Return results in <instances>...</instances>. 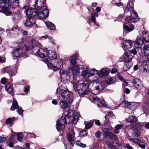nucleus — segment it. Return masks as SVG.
<instances>
[{
    "label": "nucleus",
    "mask_w": 149,
    "mask_h": 149,
    "mask_svg": "<svg viewBox=\"0 0 149 149\" xmlns=\"http://www.w3.org/2000/svg\"><path fill=\"white\" fill-rule=\"evenodd\" d=\"M10 69V67H4L2 69V72L3 73L8 72V70Z\"/></svg>",
    "instance_id": "5fc2aeb1"
},
{
    "label": "nucleus",
    "mask_w": 149,
    "mask_h": 149,
    "mask_svg": "<svg viewBox=\"0 0 149 149\" xmlns=\"http://www.w3.org/2000/svg\"><path fill=\"white\" fill-rule=\"evenodd\" d=\"M17 140L19 141H22V134H17Z\"/></svg>",
    "instance_id": "8fccbe9b"
},
{
    "label": "nucleus",
    "mask_w": 149,
    "mask_h": 149,
    "mask_svg": "<svg viewBox=\"0 0 149 149\" xmlns=\"http://www.w3.org/2000/svg\"><path fill=\"white\" fill-rule=\"evenodd\" d=\"M129 52H130V53H131V54H133L134 56V55H135L137 53V52L136 50V49L134 48L132 49L131 51H130Z\"/></svg>",
    "instance_id": "6e6d98bb"
},
{
    "label": "nucleus",
    "mask_w": 149,
    "mask_h": 149,
    "mask_svg": "<svg viewBox=\"0 0 149 149\" xmlns=\"http://www.w3.org/2000/svg\"><path fill=\"white\" fill-rule=\"evenodd\" d=\"M13 18L14 21L16 22H18L20 20L21 16L19 14H15L13 15Z\"/></svg>",
    "instance_id": "f704fd0d"
},
{
    "label": "nucleus",
    "mask_w": 149,
    "mask_h": 149,
    "mask_svg": "<svg viewBox=\"0 0 149 149\" xmlns=\"http://www.w3.org/2000/svg\"><path fill=\"white\" fill-rule=\"evenodd\" d=\"M134 55L131 54V53L130 52H128L124 54L121 59L122 61L125 63H132L131 61Z\"/></svg>",
    "instance_id": "1a4fd4ad"
},
{
    "label": "nucleus",
    "mask_w": 149,
    "mask_h": 149,
    "mask_svg": "<svg viewBox=\"0 0 149 149\" xmlns=\"http://www.w3.org/2000/svg\"><path fill=\"white\" fill-rule=\"evenodd\" d=\"M23 52H24L22 49L18 48L15 49L13 53V56L16 57H19L23 56Z\"/></svg>",
    "instance_id": "6ab92c4d"
},
{
    "label": "nucleus",
    "mask_w": 149,
    "mask_h": 149,
    "mask_svg": "<svg viewBox=\"0 0 149 149\" xmlns=\"http://www.w3.org/2000/svg\"><path fill=\"white\" fill-rule=\"evenodd\" d=\"M50 55L47 58H45L44 59L43 61L47 64L48 63H50L52 65L51 68L53 70L55 71L56 67L54 65L56 63V54L55 51H51Z\"/></svg>",
    "instance_id": "0eeeda50"
},
{
    "label": "nucleus",
    "mask_w": 149,
    "mask_h": 149,
    "mask_svg": "<svg viewBox=\"0 0 149 149\" xmlns=\"http://www.w3.org/2000/svg\"><path fill=\"white\" fill-rule=\"evenodd\" d=\"M59 97L58 100L60 101V104L62 108L64 109V113L69 119V123H73L74 124H76L80 116V114L77 112H74L72 110L70 109L69 105L71 104H69L67 102H65L62 99H60L61 96Z\"/></svg>",
    "instance_id": "f03ea898"
},
{
    "label": "nucleus",
    "mask_w": 149,
    "mask_h": 149,
    "mask_svg": "<svg viewBox=\"0 0 149 149\" xmlns=\"http://www.w3.org/2000/svg\"><path fill=\"white\" fill-rule=\"evenodd\" d=\"M78 83V81L76 82L74 80L73 88L75 91L76 90L79 94L82 96L87 95L88 91L91 92L90 83L85 82L77 85Z\"/></svg>",
    "instance_id": "20e7f679"
},
{
    "label": "nucleus",
    "mask_w": 149,
    "mask_h": 149,
    "mask_svg": "<svg viewBox=\"0 0 149 149\" xmlns=\"http://www.w3.org/2000/svg\"><path fill=\"white\" fill-rule=\"evenodd\" d=\"M90 86H91V92L95 95L99 93L104 88L102 84L97 82L90 83Z\"/></svg>",
    "instance_id": "423d86ee"
},
{
    "label": "nucleus",
    "mask_w": 149,
    "mask_h": 149,
    "mask_svg": "<svg viewBox=\"0 0 149 149\" xmlns=\"http://www.w3.org/2000/svg\"><path fill=\"white\" fill-rule=\"evenodd\" d=\"M88 69L87 68H84L82 70V73L81 74V76L84 77L86 78H88Z\"/></svg>",
    "instance_id": "e433bc0d"
},
{
    "label": "nucleus",
    "mask_w": 149,
    "mask_h": 149,
    "mask_svg": "<svg viewBox=\"0 0 149 149\" xmlns=\"http://www.w3.org/2000/svg\"><path fill=\"white\" fill-rule=\"evenodd\" d=\"M19 30V29L16 27L12 28L10 31V33L11 35H15L18 33V31Z\"/></svg>",
    "instance_id": "c9c22d12"
},
{
    "label": "nucleus",
    "mask_w": 149,
    "mask_h": 149,
    "mask_svg": "<svg viewBox=\"0 0 149 149\" xmlns=\"http://www.w3.org/2000/svg\"><path fill=\"white\" fill-rule=\"evenodd\" d=\"M42 38H44V39H47L49 40H50V42L52 43L55 44L54 42L52 40V38L51 37H48V36H43L41 37Z\"/></svg>",
    "instance_id": "49530a36"
},
{
    "label": "nucleus",
    "mask_w": 149,
    "mask_h": 149,
    "mask_svg": "<svg viewBox=\"0 0 149 149\" xmlns=\"http://www.w3.org/2000/svg\"><path fill=\"white\" fill-rule=\"evenodd\" d=\"M107 135L109 137L110 139L115 141H116L118 139V138L116 135L112 133L111 132H108Z\"/></svg>",
    "instance_id": "bb28decb"
},
{
    "label": "nucleus",
    "mask_w": 149,
    "mask_h": 149,
    "mask_svg": "<svg viewBox=\"0 0 149 149\" xmlns=\"http://www.w3.org/2000/svg\"><path fill=\"white\" fill-rule=\"evenodd\" d=\"M132 82L134 87L137 89L141 90L143 88V83L139 79L135 78L132 80Z\"/></svg>",
    "instance_id": "f8f14e48"
},
{
    "label": "nucleus",
    "mask_w": 149,
    "mask_h": 149,
    "mask_svg": "<svg viewBox=\"0 0 149 149\" xmlns=\"http://www.w3.org/2000/svg\"><path fill=\"white\" fill-rule=\"evenodd\" d=\"M141 134V132L139 131L135 132L132 134L133 136L138 137Z\"/></svg>",
    "instance_id": "de8ad7c7"
},
{
    "label": "nucleus",
    "mask_w": 149,
    "mask_h": 149,
    "mask_svg": "<svg viewBox=\"0 0 149 149\" xmlns=\"http://www.w3.org/2000/svg\"><path fill=\"white\" fill-rule=\"evenodd\" d=\"M123 67V70L125 71H128L132 66V63H125Z\"/></svg>",
    "instance_id": "473e14b6"
},
{
    "label": "nucleus",
    "mask_w": 149,
    "mask_h": 149,
    "mask_svg": "<svg viewBox=\"0 0 149 149\" xmlns=\"http://www.w3.org/2000/svg\"><path fill=\"white\" fill-rule=\"evenodd\" d=\"M124 92L126 94H128L130 92V90L128 88H126L124 90Z\"/></svg>",
    "instance_id": "338daca9"
},
{
    "label": "nucleus",
    "mask_w": 149,
    "mask_h": 149,
    "mask_svg": "<svg viewBox=\"0 0 149 149\" xmlns=\"http://www.w3.org/2000/svg\"><path fill=\"white\" fill-rule=\"evenodd\" d=\"M76 145L83 148H85L86 146V145L85 144L82 143L80 141H77L76 142Z\"/></svg>",
    "instance_id": "09e8293b"
},
{
    "label": "nucleus",
    "mask_w": 149,
    "mask_h": 149,
    "mask_svg": "<svg viewBox=\"0 0 149 149\" xmlns=\"http://www.w3.org/2000/svg\"><path fill=\"white\" fill-rule=\"evenodd\" d=\"M27 136L29 138H31L32 137H33L34 138H36V136L33 133H28L27 134Z\"/></svg>",
    "instance_id": "864d4df0"
},
{
    "label": "nucleus",
    "mask_w": 149,
    "mask_h": 149,
    "mask_svg": "<svg viewBox=\"0 0 149 149\" xmlns=\"http://www.w3.org/2000/svg\"><path fill=\"white\" fill-rule=\"evenodd\" d=\"M33 19L32 18H29L26 19L24 23V25L26 27H31L32 26Z\"/></svg>",
    "instance_id": "4be33fe9"
},
{
    "label": "nucleus",
    "mask_w": 149,
    "mask_h": 149,
    "mask_svg": "<svg viewBox=\"0 0 149 149\" xmlns=\"http://www.w3.org/2000/svg\"><path fill=\"white\" fill-rule=\"evenodd\" d=\"M126 147L128 149H133L132 147L128 144H126Z\"/></svg>",
    "instance_id": "774afa93"
},
{
    "label": "nucleus",
    "mask_w": 149,
    "mask_h": 149,
    "mask_svg": "<svg viewBox=\"0 0 149 149\" xmlns=\"http://www.w3.org/2000/svg\"><path fill=\"white\" fill-rule=\"evenodd\" d=\"M6 139V137L4 136H0V142H2L5 141Z\"/></svg>",
    "instance_id": "603ef678"
},
{
    "label": "nucleus",
    "mask_w": 149,
    "mask_h": 149,
    "mask_svg": "<svg viewBox=\"0 0 149 149\" xmlns=\"http://www.w3.org/2000/svg\"><path fill=\"white\" fill-rule=\"evenodd\" d=\"M7 0H0V7H3L6 5L8 6Z\"/></svg>",
    "instance_id": "79ce46f5"
},
{
    "label": "nucleus",
    "mask_w": 149,
    "mask_h": 149,
    "mask_svg": "<svg viewBox=\"0 0 149 149\" xmlns=\"http://www.w3.org/2000/svg\"><path fill=\"white\" fill-rule=\"evenodd\" d=\"M143 71L149 73V64L144 63L142 65Z\"/></svg>",
    "instance_id": "c85d7f7f"
},
{
    "label": "nucleus",
    "mask_w": 149,
    "mask_h": 149,
    "mask_svg": "<svg viewBox=\"0 0 149 149\" xmlns=\"http://www.w3.org/2000/svg\"><path fill=\"white\" fill-rule=\"evenodd\" d=\"M133 44V41L130 40H125L122 44L123 48L125 49H129L132 47Z\"/></svg>",
    "instance_id": "f3484780"
},
{
    "label": "nucleus",
    "mask_w": 149,
    "mask_h": 149,
    "mask_svg": "<svg viewBox=\"0 0 149 149\" xmlns=\"http://www.w3.org/2000/svg\"><path fill=\"white\" fill-rule=\"evenodd\" d=\"M5 89L7 92L12 93L13 92V89L9 83L7 84L5 86Z\"/></svg>",
    "instance_id": "2f4dec72"
},
{
    "label": "nucleus",
    "mask_w": 149,
    "mask_h": 149,
    "mask_svg": "<svg viewBox=\"0 0 149 149\" xmlns=\"http://www.w3.org/2000/svg\"><path fill=\"white\" fill-rule=\"evenodd\" d=\"M98 73V71L97 70L94 69L90 71V74L88 75V77H89L91 76H93L96 75H97Z\"/></svg>",
    "instance_id": "58836bf2"
},
{
    "label": "nucleus",
    "mask_w": 149,
    "mask_h": 149,
    "mask_svg": "<svg viewBox=\"0 0 149 149\" xmlns=\"http://www.w3.org/2000/svg\"><path fill=\"white\" fill-rule=\"evenodd\" d=\"M118 70L116 68H113L111 71V73L113 74H114L117 72Z\"/></svg>",
    "instance_id": "680f3d73"
},
{
    "label": "nucleus",
    "mask_w": 149,
    "mask_h": 149,
    "mask_svg": "<svg viewBox=\"0 0 149 149\" xmlns=\"http://www.w3.org/2000/svg\"><path fill=\"white\" fill-rule=\"evenodd\" d=\"M133 9V3L132 2H130L128 3L124 9L125 13L130 11L131 14V16L127 17L125 19V24L123 25V26L124 33H128L133 31L134 29V27L132 24V23L136 22L139 19V17L136 12L134 10H132Z\"/></svg>",
    "instance_id": "f257e3e1"
},
{
    "label": "nucleus",
    "mask_w": 149,
    "mask_h": 149,
    "mask_svg": "<svg viewBox=\"0 0 149 149\" xmlns=\"http://www.w3.org/2000/svg\"><path fill=\"white\" fill-rule=\"evenodd\" d=\"M79 66V65L77 67H72L70 69H68L66 72L60 70L59 73L61 79H63V81H65L70 80L71 77L74 79L75 78L76 76L78 75L79 73L80 67Z\"/></svg>",
    "instance_id": "7ed1b4c3"
},
{
    "label": "nucleus",
    "mask_w": 149,
    "mask_h": 149,
    "mask_svg": "<svg viewBox=\"0 0 149 149\" xmlns=\"http://www.w3.org/2000/svg\"><path fill=\"white\" fill-rule=\"evenodd\" d=\"M46 0H37L35 2L34 7L37 10H40L42 7L46 5Z\"/></svg>",
    "instance_id": "4468645a"
},
{
    "label": "nucleus",
    "mask_w": 149,
    "mask_h": 149,
    "mask_svg": "<svg viewBox=\"0 0 149 149\" xmlns=\"http://www.w3.org/2000/svg\"><path fill=\"white\" fill-rule=\"evenodd\" d=\"M98 15L96 13H94L91 14V17H88V20L87 22L90 24L91 22H93L95 26H96V28H97L99 26L98 24L96 22L95 17H98Z\"/></svg>",
    "instance_id": "dca6fc26"
},
{
    "label": "nucleus",
    "mask_w": 149,
    "mask_h": 149,
    "mask_svg": "<svg viewBox=\"0 0 149 149\" xmlns=\"http://www.w3.org/2000/svg\"><path fill=\"white\" fill-rule=\"evenodd\" d=\"M126 120L128 122L130 123H135L137 121V120L136 116H130Z\"/></svg>",
    "instance_id": "5701e85b"
},
{
    "label": "nucleus",
    "mask_w": 149,
    "mask_h": 149,
    "mask_svg": "<svg viewBox=\"0 0 149 149\" xmlns=\"http://www.w3.org/2000/svg\"><path fill=\"white\" fill-rule=\"evenodd\" d=\"M9 4L13 5L15 6H17L18 5V0H8Z\"/></svg>",
    "instance_id": "4c0bfd02"
},
{
    "label": "nucleus",
    "mask_w": 149,
    "mask_h": 149,
    "mask_svg": "<svg viewBox=\"0 0 149 149\" xmlns=\"http://www.w3.org/2000/svg\"><path fill=\"white\" fill-rule=\"evenodd\" d=\"M143 48L145 54L147 56H149V44L144 45Z\"/></svg>",
    "instance_id": "c756f323"
},
{
    "label": "nucleus",
    "mask_w": 149,
    "mask_h": 149,
    "mask_svg": "<svg viewBox=\"0 0 149 149\" xmlns=\"http://www.w3.org/2000/svg\"><path fill=\"white\" fill-rule=\"evenodd\" d=\"M15 119V118L14 117H13L12 118H8L6 121V124H9L13 122Z\"/></svg>",
    "instance_id": "37998d69"
},
{
    "label": "nucleus",
    "mask_w": 149,
    "mask_h": 149,
    "mask_svg": "<svg viewBox=\"0 0 149 149\" xmlns=\"http://www.w3.org/2000/svg\"><path fill=\"white\" fill-rule=\"evenodd\" d=\"M29 86H26L24 87V91L25 92H27L29 91Z\"/></svg>",
    "instance_id": "0e129e2a"
},
{
    "label": "nucleus",
    "mask_w": 149,
    "mask_h": 149,
    "mask_svg": "<svg viewBox=\"0 0 149 149\" xmlns=\"http://www.w3.org/2000/svg\"><path fill=\"white\" fill-rule=\"evenodd\" d=\"M15 109H17V112L19 114H21L23 115V113L24 111L22 108L19 107L18 104L16 100H14L13 102L12 105L11 107V109L13 110Z\"/></svg>",
    "instance_id": "9b49d317"
},
{
    "label": "nucleus",
    "mask_w": 149,
    "mask_h": 149,
    "mask_svg": "<svg viewBox=\"0 0 149 149\" xmlns=\"http://www.w3.org/2000/svg\"><path fill=\"white\" fill-rule=\"evenodd\" d=\"M58 124V125H56V129L59 132L64 128V125L61 124Z\"/></svg>",
    "instance_id": "c03bdc74"
},
{
    "label": "nucleus",
    "mask_w": 149,
    "mask_h": 149,
    "mask_svg": "<svg viewBox=\"0 0 149 149\" xmlns=\"http://www.w3.org/2000/svg\"><path fill=\"white\" fill-rule=\"evenodd\" d=\"M86 121L84 122V123L85 125V128L86 129H88L91 128L93 125V122H90L85 123Z\"/></svg>",
    "instance_id": "a19ab883"
},
{
    "label": "nucleus",
    "mask_w": 149,
    "mask_h": 149,
    "mask_svg": "<svg viewBox=\"0 0 149 149\" xmlns=\"http://www.w3.org/2000/svg\"><path fill=\"white\" fill-rule=\"evenodd\" d=\"M63 60L62 59H60V61L57 62L56 64V69H60L62 68L63 66Z\"/></svg>",
    "instance_id": "ea45409f"
},
{
    "label": "nucleus",
    "mask_w": 149,
    "mask_h": 149,
    "mask_svg": "<svg viewBox=\"0 0 149 149\" xmlns=\"http://www.w3.org/2000/svg\"><path fill=\"white\" fill-rule=\"evenodd\" d=\"M123 127V124H120L115 126V127L114 132L116 134H118L119 132V131Z\"/></svg>",
    "instance_id": "72a5a7b5"
},
{
    "label": "nucleus",
    "mask_w": 149,
    "mask_h": 149,
    "mask_svg": "<svg viewBox=\"0 0 149 149\" xmlns=\"http://www.w3.org/2000/svg\"><path fill=\"white\" fill-rule=\"evenodd\" d=\"M32 47L34 51L37 50L35 53L36 55L42 58H47L48 57L50 54L47 49L40 48L41 46L40 44L34 39H32Z\"/></svg>",
    "instance_id": "39448f33"
},
{
    "label": "nucleus",
    "mask_w": 149,
    "mask_h": 149,
    "mask_svg": "<svg viewBox=\"0 0 149 149\" xmlns=\"http://www.w3.org/2000/svg\"><path fill=\"white\" fill-rule=\"evenodd\" d=\"M133 42V43L134 45V47L136 48L141 47L143 43V41L141 40L140 38L138 37L136 39L135 41Z\"/></svg>",
    "instance_id": "412c9836"
},
{
    "label": "nucleus",
    "mask_w": 149,
    "mask_h": 149,
    "mask_svg": "<svg viewBox=\"0 0 149 149\" xmlns=\"http://www.w3.org/2000/svg\"><path fill=\"white\" fill-rule=\"evenodd\" d=\"M21 31L23 36H26L28 35V31L23 30H22Z\"/></svg>",
    "instance_id": "13d9d810"
},
{
    "label": "nucleus",
    "mask_w": 149,
    "mask_h": 149,
    "mask_svg": "<svg viewBox=\"0 0 149 149\" xmlns=\"http://www.w3.org/2000/svg\"><path fill=\"white\" fill-rule=\"evenodd\" d=\"M65 116V114L64 113H63ZM66 118H67L69 119L67 117L65 116H65H61V118L59 119V120H58V121L56 122H57L58 123L60 124H62V125H65L67 123V122L66 121ZM69 123L70 124H74V123H69Z\"/></svg>",
    "instance_id": "aec40b11"
},
{
    "label": "nucleus",
    "mask_w": 149,
    "mask_h": 149,
    "mask_svg": "<svg viewBox=\"0 0 149 149\" xmlns=\"http://www.w3.org/2000/svg\"><path fill=\"white\" fill-rule=\"evenodd\" d=\"M99 102H100V104H101V106L103 107L105 106V105L104 100H102V101H101L100 100Z\"/></svg>",
    "instance_id": "052dcab7"
},
{
    "label": "nucleus",
    "mask_w": 149,
    "mask_h": 149,
    "mask_svg": "<svg viewBox=\"0 0 149 149\" xmlns=\"http://www.w3.org/2000/svg\"><path fill=\"white\" fill-rule=\"evenodd\" d=\"M72 93L68 89L61 90V96L69 104H71L73 102L72 98L70 96Z\"/></svg>",
    "instance_id": "6e6552de"
},
{
    "label": "nucleus",
    "mask_w": 149,
    "mask_h": 149,
    "mask_svg": "<svg viewBox=\"0 0 149 149\" xmlns=\"http://www.w3.org/2000/svg\"><path fill=\"white\" fill-rule=\"evenodd\" d=\"M138 146L139 147L141 148L142 149H144L146 147V145L144 144H141L140 143H139L138 144Z\"/></svg>",
    "instance_id": "bf43d9fd"
},
{
    "label": "nucleus",
    "mask_w": 149,
    "mask_h": 149,
    "mask_svg": "<svg viewBox=\"0 0 149 149\" xmlns=\"http://www.w3.org/2000/svg\"><path fill=\"white\" fill-rule=\"evenodd\" d=\"M26 13L27 15H29L30 18H32L35 16L36 15V13L35 11H34L31 9H29L28 10H25Z\"/></svg>",
    "instance_id": "b1692460"
},
{
    "label": "nucleus",
    "mask_w": 149,
    "mask_h": 149,
    "mask_svg": "<svg viewBox=\"0 0 149 149\" xmlns=\"http://www.w3.org/2000/svg\"><path fill=\"white\" fill-rule=\"evenodd\" d=\"M1 81L2 84H5L6 82V79L5 78H3L1 79Z\"/></svg>",
    "instance_id": "69168bd1"
},
{
    "label": "nucleus",
    "mask_w": 149,
    "mask_h": 149,
    "mask_svg": "<svg viewBox=\"0 0 149 149\" xmlns=\"http://www.w3.org/2000/svg\"><path fill=\"white\" fill-rule=\"evenodd\" d=\"M110 72L109 69L103 68L100 71L99 75L101 77H105L109 74Z\"/></svg>",
    "instance_id": "a211bd4d"
},
{
    "label": "nucleus",
    "mask_w": 149,
    "mask_h": 149,
    "mask_svg": "<svg viewBox=\"0 0 149 149\" xmlns=\"http://www.w3.org/2000/svg\"><path fill=\"white\" fill-rule=\"evenodd\" d=\"M45 23L47 27L50 29L54 30L55 29V26L52 23L49 22H45Z\"/></svg>",
    "instance_id": "cd10ccee"
},
{
    "label": "nucleus",
    "mask_w": 149,
    "mask_h": 149,
    "mask_svg": "<svg viewBox=\"0 0 149 149\" xmlns=\"http://www.w3.org/2000/svg\"><path fill=\"white\" fill-rule=\"evenodd\" d=\"M11 6L8 3V6L5 5L3 7H0V12H3L7 16H8L11 14L12 12L10 10Z\"/></svg>",
    "instance_id": "ddd939ff"
},
{
    "label": "nucleus",
    "mask_w": 149,
    "mask_h": 149,
    "mask_svg": "<svg viewBox=\"0 0 149 149\" xmlns=\"http://www.w3.org/2000/svg\"><path fill=\"white\" fill-rule=\"evenodd\" d=\"M128 139L136 144H139V143H141V140L137 138H132L131 137H129Z\"/></svg>",
    "instance_id": "7c9ffc66"
},
{
    "label": "nucleus",
    "mask_w": 149,
    "mask_h": 149,
    "mask_svg": "<svg viewBox=\"0 0 149 149\" xmlns=\"http://www.w3.org/2000/svg\"><path fill=\"white\" fill-rule=\"evenodd\" d=\"M75 135V133L73 130H71L70 132L67 134V137L69 142L70 143L72 146H73L74 143V137Z\"/></svg>",
    "instance_id": "2eb2a0df"
},
{
    "label": "nucleus",
    "mask_w": 149,
    "mask_h": 149,
    "mask_svg": "<svg viewBox=\"0 0 149 149\" xmlns=\"http://www.w3.org/2000/svg\"><path fill=\"white\" fill-rule=\"evenodd\" d=\"M78 55L77 54H75L73 55L70 57V63L73 65L76 64V60L77 59Z\"/></svg>",
    "instance_id": "393cba45"
},
{
    "label": "nucleus",
    "mask_w": 149,
    "mask_h": 149,
    "mask_svg": "<svg viewBox=\"0 0 149 149\" xmlns=\"http://www.w3.org/2000/svg\"><path fill=\"white\" fill-rule=\"evenodd\" d=\"M106 143L107 145L109 147H112V144L109 141H107L106 142Z\"/></svg>",
    "instance_id": "e2e57ef3"
},
{
    "label": "nucleus",
    "mask_w": 149,
    "mask_h": 149,
    "mask_svg": "<svg viewBox=\"0 0 149 149\" xmlns=\"http://www.w3.org/2000/svg\"><path fill=\"white\" fill-rule=\"evenodd\" d=\"M101 135V132L98 131L95 132V136L98 139H100V138Z\"/></svg>",
    "instance_id": "3c124183"
},
{
    "label": "nucleus",
    "mask_w": 149,
    "mask_h": 149,
    "mask_svg": "<svg viewBox=\"0 0 149 149\" xmlns=\"http://www.w3.org/2000/svg\"><path fill=\"white\" fill-rule=\"evenodd\" d=\"M115 82V79L113 77H112L109 79L107 81V83L109 84H111L114 83Z\"/></svg>",
    "instance_id": "a18cd8bd"
},
{
    "label": "nucleus",
    "mask_w": 149,
    "mask_h": 149,
    "mask_svg": "<svg viewBox=\"0 0 149 149\" xmlns=\"http://www.w3.org/2000/svg\"><path fill=\"white\" fill-rule=\"evenodd\" d=\"M143 38L144 41L146 42H149V35L147 31L143 32Z\"/></svg>",
    "instance_id": "a878e982"
},
{
    "label": "nucleus",
    "mask_w": 149,
    "mask_h": 149,
    "mask_svg": "<svg viewBox=\"0 0 149 149\" xmlns=\"http://www.w3.org/2000/svg\"><path fill=\"white\" fill-rule=\"evenodd\" d=\"M46 5L44 7H42L40 9L42 8H43V10L38 13V16L40 19H45L48 16L49 11L46 8Z\"/></svg>",
    "instance_id": "9d476101"
},
{
    "label": "nucleus",
    "mask_w": 149,
    "mask_h": 149,
    "mask_svg": "<svg viewBox=\"0 0 149 149\" xmlns=\"http://www.w3.org/2000/svg\"><path fill=\"white\" fill-rule=\"evenodd\" d=\"M93 121H95V124L97 126H100L101 125V123L99 120H94Z\"/></svg>",
    "instance_id": "4d7b16f0"
}]
</instances>
